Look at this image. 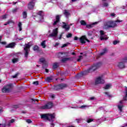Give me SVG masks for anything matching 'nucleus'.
Instances as JSON below:
<instances>
[{
	"label": "nucleus",
	"instance_id": "a18cd8bd",
	"mask_svg": "<svg viewBox=\"0 0 127 127\" xmlns=\"http://www.w3.org/2000/svg\"><path fill=\"white\" fill-rule=\"evenodd\" d=\"M58 57H61L60 55H63V53H59L58 54Z\"/></svg>",
	"mask_w": 127,
	"mask_h": 127
},
{
	"label": "nucleus",
	"instance_id": "37998d69",
	"mask_svg": "<svg viewBox=\"0 0 127 127\" xmlns=\"http://www.w3.org/2000/svg\"><path fill=\"white\" fill-rule=\"evenodd\" d=\"M92 122H93V119H88L87 121V123H92Z\"/></svg>",
	"mask_w": 127,
	"mask_h": 127
},
{
	"label": "nucleus",
	"instance_id": "0eeeda50",
	"mask_svg": "<svg viewBox=\"0 0 127 127\" xmlns=\"http://www.w3.org/2000/svg\"><path fill=\"white\" fill-rule=\"evenodd\" d=\"M79 41L81 44H85V43H86V41L87 42H90V41L87 39L86 36H82L79 38Z\"/></svg>",
	"mask_w": 127,
	"mask_h": 127
},
{
	"label": "nucleus",
	"instance_id": "6ab92c4d",
	"mask_svg": "<svg viewBox=\"0 0 127 127\" xmlns=\"http://www.w3.org/2000/svg\"><path fill=\"white\" fill-rule=\"evenodd\" d=\"M53 80V77H52V76L47 77V78L46 79V81L48 83H51V82H52Z\"/></svg>",
	"mask_w": 127,
	"mask_h": 127
},
{
	"label": "nucleus",
	"instance_id": "f704fd0d",
	"mask_svg": "<svg viewBox=\"0 0 127 127\" xmlns=\"http://www.w3.org/2000/svg\"><path fill=\"white\" fill-rule=\"evenodd\" d=\"M82 58H83V56H79V58L77 59L78 62H80V61H81V60H82Z\"/></svg>",
	"mask_w": 127,
	"mask_h": 127
},
{
	"label": "nucleus",
	"instance_id": "e433bc0d",
	"mask_svg": "<svg viewBox=\"0 0 127 127\" xmlns=\"http://www.w3.org/2000/svg\"><path fill=\"white\" fill-rule=\"evenodd\" d=\"M67 38H70V37H72V34L69 33L66 35Z\"/></svg>",
	"mask_w": 127,
	"mask_h": 127
},
{
	"label": "nucleus",
	"instance_id": "473e14b6",
	"mask_svg": "<svg viewBox=\"0 0 127 127\" xmlns=\"http://www.w3.org/2000/svg\"><path fill=\"white\" fill-rule=\"evenodd\" d=\"M26 122L28 124H31V123H32V121H31V120L30 119H27V120H26Z\"/></svg>",
	"mask_w": 127,
	"mask_h": 127
},
{
	"label": "nucleus",
	"instance_id": "9d476101",
	"mask_svg": "<svg viewBox=\"0 0 127 127\" xmlns=\"http://www.w3.org/2000/svg\"><path fill=\"white\" fill-rule=\"evenodd\" d=\"M123 62L124 63H120L118 65V66L121 69H122L123 68H125V63L126 62H127V56L123 60Z\"/></svg>",
	"mask_w": 127,
	"mask_h": 127
},
{
	"label": "nucleus",
	"instance_id": "bf43d9fd",
	"mask_svg": "<svg viewBox=\"0 0 127 127\" xmlns=\"http://www.w3.org/2000/svg\"><path fill=\"white\" fill-rule=\"evenodd\" d=\"M1 38H2V36H0V43L1 41Z\"/></svg>",
	"mask_w": 127,
	"mask_h": 127
},
{
	"label": "nucleus",
	"instance_id": "5701e85b",
	"mask_svg": "<svg viewBox=\"0 0 127 127\" xmlns=\"http://www.w3.org/2000/svg\"><path fill=\"white\" fill-rule=\"evenodd\" d=\"M18 26L19 27V31H21L22 30V24H21V22H19L18 24Z\"/></svg>",
	"mask_w": 127,
	"mask_h": 127
},
{
	"label": "nucleus",
	"instance_id": "4be33fe9",
	"mask_svg": "<svg viewBox=\"0 0 127 127\" xmlns=\"http://www.w3.org/2000/svg\"><path fill=\"white\" fill-rule=\"evenodd\" d=\"M39 15H40L41 18L43 19V16H44V13L42 12V11H40L38 12Z\"/></svg>",
	"mask_w": 127,
	"mask_h": 127
},
{
	"label": "nucleus",
	"instance_id": "774afa93",
	"mask_svg": "<svg viewBox=\"0 0 127 127\" xmlns=\"http://www.w3.org/2000/svg\"><path fill=\"white\" fill-rule=\"evenodd\" d=\"M120 104H123V100L120 101Z\"/></svg>",
	"mask_w": 127,
	"mask_h": 127
},
{
	"label": "nucleus",
	"instance_id": "c9c22d12",
	"mask_svg": "<svg viewBox=\"0 0 127 127\" xmlns=\"http://www.w3.org/2000/svg\"><path fill=\"white\" fill-rule=\"evenodd\" d=\"M118 43H120V41H114L113 42V44L114 45H117V44H118Z\"/></svg>",
	"mask_w": 127,
	"mask_h": 127
},
{
	"label": "nucleus",
	"instance_id": "f3484780",
	"mask_svg": "<svg viewBox=\"0 0 127 127\" xmlns=\"http://www.w3.org/2000/svg\"><path fill=\"white\" fill-rule=\"evenodd\" d=\"M60 21V15H57L56 16V19L54 20V25H56L57 23H58V22Z\"/></svg>",
	"mask_w": 127,
	"mask_h": 127
},
{
	"label": "nucleus",
	"instance_id": "a878e982",
	"mask_svg": "<svg viewBox=\"0 0 127 127\" xmlns=\"http://www.w3.org/2000/svg\"><path fill=\"white\" fill-rule=\"evenodd\" d=\"M108 52V50L107 49H104L102 52L100 53V55H104L105 53H107Z\"/></svg>",
	"mask_w": 127,
	"mask_h": 127
},
{
	"label": "nucleus",
	"instance_id": "b1692460",
	"mask_svg": "<svg viewBox=\"0 0 127 127\" xmlns=\"http://www.w3.org/2000/svg\"><path fill=\"white\" fill-rule=\"evenodd\" d=\"M111 87H112V84H107L105 87H104V89L105 90H108V89H110V88H111Z\"/></svg>",
	"mask_w": 127,
	"mask_h": 127
},
{
	"label": "nucleus",
	"instance_id": "2f4dec72",
	"mask_svg": "<svg viewBox=\"0 0 127 127\" xmlns=\"http://www.w3.org/2000/svg\"><path fill=\"white\" fill-rule=\"evenodd\" d=\"M40 62L43 63V62H45V59L44 58H41L40 59Z\"/></svg>",
	"mask_w": 127,
	"mask_h": 127
},
{
	"label": "nucleus",
	"instance_id": "6e6552de",
	"mask_svg": "<svg viewBox=\"0 0 127 127\" xmlns=\"http://www.w3.org/2000/svg\"><path fill=\"white\" fill-rule=\"evenodd\" d=\"M101 40H107L109 37L105 35V32L103 30L100 31Z\"/></svg>",
	"mask_w": 127,
	"mask_h": 127
},
{
	"label": "nucleus",
	"instance_id": "c85d7f7f",
	"mask_svg": "<svg viewBox=\"0 0 127 127\" xmlns=\"http://www.w3.org/2000/svg\"><path fill=\"white\" fill-rule=\"evenodd\" d=\"M80 24H81V25H84V26L86 25V24H87L86 22L84 20H81Z\"/></svg>",
	"mask_w": 127,
	"mask_h": 127
},
{
	"label": "nucleus",
	"instance_id": "052dcab7",
	"mask_svg": "<svg viewBox=\"0 0 127 127\" xmlns=\"http://www.w3.org/2000/svg\"><path fill=\"white\" fill-rule=\"evenodd\" d=\"M51 126L52 127H54V124L51 123Z\"/></svg>",
	"mask_w": 127,
	"mask_h": 127
},
{
	"label": "nucleus",
	"instance_id": "423d86ee",
	"mask_svg": "<svg viewBox=\"0 0 127 127\" xmlns=\"http://www.w3.org/2000/svg\"><path fill=\"white\" fill-rule=\"evenodd\" d=\"M57 35H58V28L53 29L52 33L49 35V37H57Z\"/></svg>",
	"mask_w": 127,
	"mask_h": 127
},
{
	"label": "nucleus",
	"instance_id": "7ed1b4c3",
	"mask_svg": "<svg viewBox=\"0 0 127 127\" xmlns=\"http://www.w3.org/2000/svg\"><path fill=\"white\" fill-rule=\"evenodd\" d=\"M31 45H30V43L25 44V47L24 48V50L25 51V57L27 58L28 57V54L29 53V51H30V47Z\"/></svg>",
	"mask_w": 127,
	"mask_h": 127
},
{
	"label": "nucleus",
	"instance_id": "338daca9",
	"mask_svg": "<svg viewBox=\"0 0 127 127\" xmlns=\"http://www.w3.org/2000/svg\"><path fill=\"white\" fill-rule=\"evenodd\" d=\"M97 23H98V22L93 23L92 24V25H94V24H97Z\"/></svg>",
	"mask_w": 127,
	"mask_h": 127
},
{
	"label": "nucleus",
	"instance_id": "a211bd4d",
	"mask_svg": "<svg viewBox=\"0 0 127 127\" xmlns=\"http://www.w3.org/2000/svg\"><path fill=\"white\" fill-rule=\"evenodd\" d=\"M16 45L15 43L12 42L5 46V48H14V47Z\"/></svg>",
	"mask_w": 127,
	"mask_h": 127
},
{
	"label": "nucleus",
	"instance_id": "9b49d317",
	"mask_svg": "<svg viewBox=\"0 0 127 127\" xmlns=\"http://www.w3.org/2000/svg\"><path fill=\"white\" fill-rule=\"evenodd\" d=\"M11 87V84L7 85L5 87H4L2 89V92L3 93H8L10 90V87Z\"/></svg>",
	"mask_w": 127,
	"mask_h": 127
},
{
	"label": "nucleus",
	"instance_id": "20e7f679",
	"mask_svg": "<svg viewBox=\"0 0 127 127\" xmlns=\"http://www.w3.org/2000/svg\"><path fill=\"white\" fill-rule=\"evenodd\" d=\"M15 122V120L11 119L9 120L6 124H0V126H1L2 127H11V124H13Z\"/></svg>",
	"mask_w": 127,
	"mask_h": 127
},
{
	"label": "nucleus",
	"instance_id": "09e8293b",
	"mask_svg": "<svg viewBox=\"0 0 127 127\" xmlns=\"http://www.w3.org/2000/svg\"><path fill=\"white\" fill-rule=\"evenodd\" d=\"M1 17L3 19H5V18L6 17V15H4L2 16Z\"/></svg>",
	"mask_w": 127,
	"mask_h": 127
},
{
	"label": "nucleus",
	"instance_id": "58836bf2",
	"mask_svg": "<svg viewBox=\"0 0 127 127\" xmlns=\"http://www.w3.org/2000/svg\"><path fill=\"white\" fill-rule=\"evenodd\" d=\"M50 97L51 98H52V99H54V98H55V95L53 94H51L50 95Z\"/></svg>",
	"mask_w": 127,
	"mask_h": 127
},
{
	"label": "nucleus",
	"instance_id": "f8f14e48",
	"mask_svg": "<svg viewBox=\"0 0 127 127\" xmlns=\"http://www.w3.org/2000/svg\"><path fill=\"white\" fill-rule=\"evenodd\" d=\"M31 1L28 4V8L29 9H33L34 6H35V2H34V0H31Z\"/></svg>",
	"mask_w": 127,
	"mask_h": 127
},
{
	"label": "nucleus",
	"instance_id": "680f3d73",
	"mask_svg": "<svg viewBox=\"0 0 127 127\" xmlns=\"http://www.w3.org/2000/svg\"><path fill=\"white\" fill-rule=\"evenodd\" d=\"M17 9H15L14 10H13V12H15V11H17Z\"/></svg>",
	"mask_w": 127,
	"mask_h": 127
},
{
	"label": "nucleus",
	"instance_id": "8fccbe9b",
	"mask_svg": "<svg viewBox=\"0 0 127 127\" xmlns=\"http://www.w3.org/2000/svg\"><path fill=\"white\" fill-rule=\"evenodd\" d=\"M0 43L1 44H3V45L6 44V42H0Z\"/></svg>",
	"mask_w": 127,
	"mask_h": 127
},
{
	"label": "nucleus",
	"instance_id": "4c0bfd02",
	"mask_svg": "<svg viewBox=\"0 0 127 127\" xmlns=\"http://www.w3.org/2000/svg\"><path fill=\"white\" fill-rule=\"evenodd\" d=\"M33 84L34 85H36V86H37V85H38V84H39V82H38V81H36L33 82Z\"/></svg>",
	"mask_w": 127,
	"mask_h": 127
},
{
	"label": "nucleus",
	"instance_id": "2eb2a0df",
	"mask_svg": "<svg viewBox=\"0 0 127 127\" xmlns=\"http://www.w3.org/2000/svg\"><path fill=\"white\" fill-rule=\"evenodd\" d=\"M64 25L63 26V28H64V29H65V30H69V29H70V26H71V25H73V24H70L69 25H67L66 24V23L65 22H63V23Z\"/></svg>",
	"mask_w": 127,
	"mask_h": 127
},
{
	"label": "nucleus",
	"instance_id": "dca6fc26",
	"mask_svg": "<svg viewBox=\"0 0 127 127\" xmlns=\"http://www.w3.org/2000/svg\"><path fill=\"white\" fill-rule=\"evenodd\" d=\"M63 13L67 18H68L70 15H71V13H70V11L69 10H64Z\"/></svg>",
	"mask_w": 127,
	"mask_h": 127
},
{
	"label": "nucleus",
	"instance_id": "412c9836",
	"mask_svg": "<svg viewBox=\"0 0 127 127\" xmlns=\"http://www.w3.org/2000/svg\"><path fill=\"white\" fill-rule=\"evenodd\" d=\"M70 59V58H64L62 60V62H67V61H69Z\"/></svg>",
	"mask_w": 127,
	"mask_h": 127
},
{
	"label": "nucleus",
	"instance_id": "ddd939ff",
	"mask_svg": "<svg viewBox=\"0 0 127 127\" xmlns=\"http://www.w3.org/2000/svg\"><path fill=\"white\" fill-rule=\"evenodd\" d=\"M101 65H102V64L101 63H98L96 64H94L91 67V70L95 71V70H96V69H98V68H99V67H101Z\"/></svg>",
	"mask_w": 127,
	"mask_h": 127
},
{
	"label": "nucleus",
	"instance_id": "49530a36",
	"mask_svg": "<svg viewBox=\"0 0 127 127\" xmlns=\"http://www.w3.org/2000/svg\"><path fill=\"white\" fill-rule=\"evenodd\" d=\"M62 36H63V33H62L60 35L59 39H61V38H62Z\"/></svg>",
	"mask_w": 127,
	"mask_h": 127
},
{
	"label": "nucleus",
	"instance_id": "3c124183",
	"mask_svg": "<svg viewBox=\"0 0 127 127\" xmlns=\"http://www.w3.org/2000/svg\"><path fill=\"white\" fill-rule=\"evenodd\" d=\"M76 121H77V123H80V122H81V121H82V119H77Z\"/></svg>",
	"mask_w": 127,
	"mask_h": 127
},
{
	"label": "nucleus",
	"instance_id": "cd10ccee",
	"mask_svg": "<svg viewBox=\"0 0 127 127\" xmlns=\"http://www.w3.org/2000/svg\"><path fill=\"white\" fill-rule=\"evenodd\" d=\"M118 107L119 111H120V112H122L123 111V107H124L123 105H119Z\"/></svg>",
	"mask_w": 127,
	"mask_h": 127
},
{
	"label": "nucleus",
	"instance_id": "39448f33",
	"mask_svg": "<svg viewBox=\"0 0 127 127\" xmlns=\"http://www.w3.org/2000/svg\"><path fill=\"white\" fill-rule=\"evenodd\" d=\"M67 87V85L65 84H60L58 85H56L54 86V90H56V91H58V90H62V89H64V88H66Z\"/></svg>",
	"mask_w": 127,
	"mask_h": 127
},
{
	"label": "nucleus",
	"instance_id": "bb28decb",
	"mask_svg": "<svg viewBox=\"0 0 127 127\" xmlns=\"http://www.w3.org/2000/svg\"><path fill=\"white\" fill-rule=\"evenodd\" d=\"M23 18H26V17H27V13L26 11H24L23 12Z\"/></svg>",
	"mask_w": 127,
	"mask_h": 127
},
{
	"label": "nucleus",
	"instance_id": "7c9ffc66",
	"mask_svg": "<svg viewBox=\"0 0 127 127\" xmlns=\"http://www.w3.org/2000/svg\"><path fill=\"white\" fill-rule=\"evenodd\" d=\"M68 45H69V43L64 44L63 45V46H62V48H64V47H66V46H68Z\"/></svg>",
	"mask_w": 127,
	"mask_h": 127
},
{
	"label": "nucleus",
	"instance_id": "69168bd1",
	"mask_svg": "<svg viewBox=\"0 0 127 127\" xmlns=\"http://www.w3.org/2000/svg\"><path fill=\"white\" fill-rule=\"evenodd\" d=\"M88 35L89 36H92V34L90 33H88Z\"/></svg>",
	"mask_w": 127,
	"mask_h": 127
},
{
	"label": "nucleus",
	"instance_id": "13d9d810",
	"mask_svg": "<svg viewBox=\"0 0 127 127\" xmlns=\"http://www.w3.org/2000/svg\"><path fill=\"white\" fill-rule=\"evenodd\" d=\"M2 112V108L0 107V113H1Z\"/></svg>",
	"mask_w": 127,
	"mask_h": 127
},
{
	"label": "nucleus",
	"instance_id": "5fc2aeb1",
	"mask_svg": "<svg viewBox=\"0 0 127 127\" xmlns=\"http://www.w3.org/2000/svg\"><path fill=\"white\" fill-rule=\"evenodd\" d=\"M74 40H78V37H75L74 38Z\"/></svg>",
	"mask_w": 127,
	"mask_h": 127
},
{
	"label": "nucleus",
	"instance_id": "c03bdc74",
	"mask_svg": "<svg viewBox=\"0 0 127 127\" xmlns=\"http://www.w3.org/2000/svg\"><path fill=\"white\" fill-rule=\"evenodd\" d=\"M17 76H18V73H16L14 75H13L12 78H16V77H17Z\"/></svg>",
	"mask_w": 127,
	"mask_h": 127
},
{
	"label": "nucleus",
	"instance_id": "ea45409f",
	"mask_svg": "<svg viewBox=\"0 0 127 127\" xmlns=\"http://www.w3.org/2000/svg\"><path fill=\"white\" fill-rule=\"evenodd\" d=\"M32 102L33 103V104H34V103H35V102H38V100H36V99H32Z\"/></svg>",
	"mask_w": 127,
	"mask_h": 127
},
{
	"label": "nucleus",
	"instance_id": "f03ea898",
	"mask_svg": "<svg viewBox=\"0 0 127 127\" xmlns=\"http://www.w3.org/2000/svg\"><path fill=\"white\" fill-rule=\"evenodd\" d=\"M115 26H117V24H116V22L110 20L107 21L104 23L103 28L104 29H108L112 27H115Z\"/></svg>",
	"mask_w": 127,
	"mask_h": 127
},
{
	"label": "nucleus",
	"instance_id": "864d4df0",
	"mask_svg": "<svg viewBox=\"0 0 127 127\" xmlns=\"http://www.w3.org/2000/svg\"><path fill=\"white\" fill-rule=\"evenodd\" d=\"M59 45V43H56L55 45V47H57V46H58Z\"/></svg>",
	"mask_w": 127,
	"mask_h": 127
},
{
	"label": "nucleus",
	"instance_id": "4468645a",
	"mask_svg": "<svg viewBox=\"0 0 127 127\" xmlns=\"http://www.w3.org/2000/svg\"><path fill=\"white\" fill-rule=\"evenodd\" d=\"M52 107H53V103L52 102H49L45 106H42V109H51Z\"/></svg>",
	"mask_w": 127,
	"mask_h": 127
},
{
	"label": "nucleus",
	"instance_id": "aec40b11",
	"mask_svg": "<svg viewBox=\"0 0 127 127\" xmlns=\"http://www.w3.org/2000/svg\"><path fill=\"white\" fill-rule=\"evenodd\" d=\"M46 41H43L41 43V45L43 48H45L46 47V45L45 44Z\"/></svg>",
	"mask_w": 127,
	"mask_h": 127
},
{
	"label": "nucleus",
	"instance_id": "393cba45",
	"mask_svg": "<svg viewBox=\"0 0 127 127\" xmlns=\"http://www.w3.org/2000/svg\"><path fill=\"white\" fill-rule=\"evenodd\" d=\"M58 66H59V64H58V63H55L53 64V69H56L58 67Z\"/></svg>",
	"mask_w": 127,
	"mask_h": 127
},
{
	"label": "nucleus",
	"instance_id": "f257e3e1",
	"mask_svg": "<svg viewBox=\"0 0 127 127\" xmlns=\"http://www.w3.org/2000/svg\"><path fill=\"white\" fill-rule=\"evenodd\" d=\"M41 118L44 119V120H47L49 122H54L55 119V114H47L41 115Z\"/></svg>",
	"mask_w": 127,
	"mask_h": 127
},
{
	"label": "nucleus",
	"instance_id": "1a4fd4ad",
	"mask_svg": "<svg viewBox=\"0 0 127 127\" xmlns=\"http://www.w3.org/2000/svg\"><path fill=\"white\" fill-rule=\"evenodd\" d=\"M104 83L105 80L103 79V77H98L95 80L96 85H98V84H104Z\"/></svg>",
	"mask_w": 127,
	"mask_h": 127
},
{
	"label": "nucleus",
	"instance_id": "a19ab883",
	"mask_svg": "<svg viewBox=\"0 0 127 127\" xmlns=\"http://www.w3.org/2000/svg\"><path fill=\"white\" fill-rule=\"evenodd\" d=\"M13 63H16L17 62V59H14L12 60Z\"/></svg>",
	"mask_w": 127,
	"mask_h": 127
},
{
	"label": "nucleus",
	"instance_id": "0e129e2a",
	"mask_svg": "<svg viewBox=\"0 0 127 127\" xmlns=\"http://www.w3.org/2000/svg\"><path fill=\"white\" fill-rule=\"evenodd\" d=\"M45 70L47 73H48V72H49V70L48 69H46Z\"/></svg>",
	"mask_w": 127,
	"mask_h": 127
},
{
	"label": "nucleus",
	"instance_id": "c756f323",
	"mask_svg": "<svg viewBox=\"0 0 127 127\" xmlns=\"http://www.w3.org/2000/svg\"><path fill=\"white\" fill-rule=\"evenodd\" d=\"M38 49H39V48L38 47V46H35L33 47V50L34 51H37V50H38Z\"/></svg>",
	"mask_w": 127,
	"mask_h": 127
},
{
	"label": "nucleus",
	"instance_id": "6e6d98bb",
	"mask_svg": "<svg viewBox=\"0 0 127 127\" xmlns=\"http://www.w3.org/2000/svg\"><path fill=\"white\" fill-rule=\"evenodd\" d=\"M86 27H87V28L92 27V25H87Z\"/></svg>",
	"mask_w": 127,
	"mask_h": 127
},
{
	"label": "nucleus",
	"instance_id": "de8ad7c7",
	"mask_svg": "<svg viewBox=\"0 0 127 127\" xmlns=\"http://www.w3.org/2000/svg\"><path fill=\"white\" fill-rule=\"evenodd\" d=\"M68 53L69 52H64V54L65 55V56H69V55H68Z\"/></svg>",
	"mask_w": 127,
	"mask_h": 127
},
{
	"label": "nucleus",
	"instance_id": "e2e57ef3",
	"mask_svg": "<svg viewBox=\"0 0 127 127\" xmlns=\"http://www.w3.org/2000/svg\"><path fill=\"white\" fill-rule=\"evenodd\" d=\"M117 22H122V21L120 20H117L116 21Z\"/></svg>",
	"mask_w": 127,
	"mask_h": 127
},
{
	"label": "nucleus",
	"instance_id": "79ce46f5",
	"mask_svg": "<svg viewBox=\"0 0 127 127\" xmlns=\"http://www.w3.org/2000/svg\"><path fill=\"white\" fill-rule=\"evenodd\" d=\"M103 6H108V5H109V3L107 2H105L103 3Z\"/></svg>",
	"mask_w": 127,
	"mask_h": 127
},
{
	"label": "nucleus",
	"instance_id": "72a5a7b5",
	"mask_svg": "<svg viewBox=\"0 0 127 127\" xmlns=\"http://www.w3.org/2000/svg\"><path fill=\"white\" fill-rule=\"evenodd\" d=\"M81 109H86V108H89V106L87 105H83L80 107Z\"/></svg>",
	"mask_w": 127,
	"mask_h": 127
},
{
	"label": "nucleus",
	"instance_id": "603ef678",
	"mask_svg": "<svg viewBox=\"0 0 127 127\" xmlns=\"http://www.w3.org/2000/svg\"><path fill=\"white\" fill-rule=\"evenodd\" d=\"M90 100H96V98L95 97H92L90 98Z\"/></svg>",
	"mask_w": 127,
	"mask_h": 127
},
{
	"label": "nucleus",
	"instance_id": "4d7b16f0",
	"mask_svg": "<svg viewBox=\"0 0 127 127\" xmlns=\"http://www.w3.org/2000/svg\"><path fill=\"white\" fill-rule=\"evenodd\" d=\"M111 16H115V15H116V14H115V13H111Z\"/></svg>",
	"mask_w": 127,
	"mask_h": 127
}]
</instances>
